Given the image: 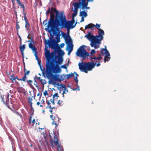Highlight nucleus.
Listing matches in <instances>:
<instances>
[{"mask_svg":"<svg viewBox=\"0 0 151 151\" xmlns=\"http://www.w3.org/2000/svg\"><path fill=\"white\" fill-rule=\"evenodd\" d=\"M93 28L96 27V28L98 29V30L99 29H100V24H98L97 23H96V25H94L93 24Z\"/></svg>","mask_w":151,"mask_h":151,"instance_id":"nucleus-30","label":"nucleus"},{"mask_svg":"<svg viewBox=\"0 0 151 151\" xmlns=\"http://www.w3.org/2000/svg\"><path fill=\"white\" fill-rule=\"evenodd\" d=\"M49 39L47 42L46 40L45 41V56L47 61V63L52 62L58 58V63H61L62 58L60 57L64 54L63 50L60 48L59 45L57 44L56 40L53 38Z\"/></svg>","mask_w":151,"mask_h":151,"instance_id":"nucleus-1","label":"nucleus"},{"mask_svg":"<svg viewBox=\"0 0 151 151\" xmlns=\"http://www.w3.org/2000/svg\"><path fill=\"white\" fill-rule=\"evenodd\" d=\"M77 22H76L75 23V24L73 25V24L70 27H67V28L68 29V30L69 31L70 29H72L74 28V27L76 25V24L77 23Z\"/></svg>","mask_w":151,"mask_h":151,"instance_id":"nucleus-32","label":"nucleus"},{"mask_svg":"<svg viewBox=\"0 0 151 151\" xmlns=\"http://www.w3.org/2000/svg\"><path fill=\"white\" fill-rule=\"evenodd\" d=\"M77 14V13L76 12H75L73 13L72 14V17H74Z\"/></svg>","mask_w":151,"mask_h":151,"instance_id":"nucleus-49","label":"nucleus"},{"mask_svg":"<svg viewBox=\"0 0 151 151\" xmlns=\"http://www.w3.org/2000/svg\"><path fill=\"white\" fill-rule=\"evenodd\" d=\"M66 79H68L70 78V77H72L73 76L74 77V74L72 73H70L67 74L66 75Z\"/></svg>","mask_w":151,"mask_h":151,"instance_id":"nucleus-29","label":"nucleus"},{"mask_svg":"<svg viewBox=\"0 0 151 151\" xmlns=\"http://www.w3.org/2000/svg\"><path fill=\"white\" fill-rule=\"evenodd\" d=\"M55 136H54V138L55 139H56L55 141H54V144L55 145H56L58 147H60V145L59 144L58 140L57 137H56L55 135L54 134Z\"/></svg>","mask_w":151,"mask_h":151,"instance_id":"nucleus-22","label":"nucleus"},{"mask_svg":"<svg viewBox=\"0 0 151 151\" xmlns=\"http://www.w3.org/2000/svg\"><path fill=\"white\" fill-rule=\"evenodd\" d=\"M58 151H64L62 145H60L59 147H58Z\"/></svg>","mask_w":151,"mask_h":151,"instance_id":"nucleus-34","label":"nucleus"},{"mask_svg":"<svg viewBox=\"0 0 151 151\" xmlns=\"http://www.w3.org/2000/svg\"><path fill=\"white\" fill-rule=\"evenodd\" d=\"M78 9H76V8H74V9L73 10V11L74 12H76V13H77V12H78Z\"/></svg>","mask_w":151,"mask_h":151,"instance_id":"nucleus-64","label":"nucleus"},{"mask_svg":"<svg viewBox=\"0 0 151 151\" xmlns=\"http://www.w3.org/2000/svg\"><path fill=\"white\" fill-rule=\"evenodd\" d=\"M84 17H81V19L80 21L81 22H83L84 21Z\"/></svg>","mask_w":151,"mask_h":151,"instance_id":"nucleus-60","label":"nucleus"},{"mask_svg":"<svg viewBox=\"0 0 151 151\" xmlns=\"http://www.w3.org/2000/svg\"><path fill=\"white\" fill-rule=\"evenodd\" d=\"M47 28H46L45 29L47 30L49 33L51 32H53L54 34H56L57 36H58L61 32L60 29L63 28H65L67 29L68 32H69V30L67 27L63 22L61 21L57 23H55L47 27Z\"/></svg>","mask_w":151,"mask_h":151,"instance_id":"nucleus-3","label":"nucleus"},{"mask_svg":"<svg viewBox=\"0 0 151 151\" xmlns=\"http://www.w3.org/2000/svg\"><path fill=\"white\" fill-rule=\"evenodd\" d=\"M111 59V55L109 51L106 48V46H104V63L108 62Z\"/></svg>","mask_w":151,"mask_h":151,"instance_id":"nucleus-8","label":"nucleus"},{"mask_svg":"<svg viewBox=\"0 0 151 151\" xmlns=\"http://www.w3.org/2000/svg\"><path fill=\"white\" fill-rule=\"evenodd\" d=\"M61 34L62 35V36L63 37V38L65 39L66 38V37H68L70 39V40L69 41L71 40L70 39V37L69 36V34L67 35V34L66 33H64L63 32H62V31H61Z\"/></svg>","mask_w":151,"mask_h":151,"instance_id":"nucleus-20","label":"nucleus"},{"mask_svg":"<svg viewBox=\"0 0 151 151\" xmlns=\"http://www.w3.org/2000/svg\"><path fill=\"white\" fill-rule=\"evenodd\" d=\"M46 102L48 104V106L46 108H51V106L50 105V101H47Z\"/></svg>","mask_w":151,"mask_h":151,"instance_id":"nucleus-42","label":"nucleus"},{"mask_svg":"<svg viewBox=\"0 0 151 151\" xmlns=\"http://www.w3.org/2000/svg\"><path fill=\"white\" fill-rule=\"evenodd\" d=\"M50 101L53 105H54L55 104L54 99L53 100H52V99H50Z\"/></svg>","mask_w":151,"mask_h":151,"instance_id":"nucleus-53","label":"nucleus"},{"mask_svg":"<svg viewBox=\"0 0 151 151\" xmlns=\"http://www.w3.org/2000/svg\"><path fill=\"white\" fill-rule=\"evenodd\" d=\"M97 41L98 40H92L90 41L91 43L90 45L92 47H94L95 49H96L99 47V46H97Z\"/></svg>","mask_w":151,"mask_h":151,"instance_id":"nucleus-15","label":"nucleus"},{"mask_svg":"<svg viewBox=\"0 0 151 151\" xmlns=\"http://www.w3.org/2000/svg\"><path fill=\"white\" fill-rule=\"evenodd\" d=\"M60 34H59L58 36H56V40L57 42L56 41V43H57L58 42H59L60 41Z\"/></svg>","mask_w":151,"mask_h":151,"instance_id":"nucleus-36","label":"nucleus"},{"mask_svg":"<svg viewBox=\"0 0 151 151\" xmlns=\"http://www.w3.org/2000/svg\"><path fill=\"white\" fill-rule=\"evenodd\" d=\"M59 97L58 93H55L54 95L53 96V98L54 99V98L55 97Z\"/></svg>","mask_w":151,"mask_h":151,"instance_id":"nucleus-47","label":"nucleus"},{"mask_svg":"<svg viewBox=\"0 0 151 151\" xmlns=\"http://www.w3.org/2000/svg\"><path fill=\"white\" fill-rule=\"evenodd\" d=\"M34 82H35V83H34V85H35L36 87H38V86L37 85V82L36 80H34Z\"/></svg>","mask_w":151,"mask_h":151,"instance_id":"nucleus-55","label":"nucleus"},{"mask_svg":"<svg viewBox=\"0 0 151 151\" xmlns=\"http://www.w3.org/2000/svg\"><path fill=\"white\" fill-rule=\"evenodd\" d=\"M100 61H98V63L96 64V63H94L93 61L91 62H83L82 60L81 63L78 64L79 67V69L81 72H83L87 73L88 71H91L96 65L97 67L100 66Z\"/></svg>","mask_w":151,"mask_h":151,"instance_id":"nucleus-4","label":"nucleus"},{"mask_svg":"<svg viewBox=\"0 0 151 151\" xmlns=\"http://www.w3.org/2000/svg\"><path fill=\"white\" fill-rule=\"evenodd\" d=\"M73 44L72 40H70L69 41V43L68 44V45L67 46V49L68 51V55H70V52L73 50Z\"/></svg>","mask_w":151,"mask_h":151,"instance_id":"nucleus-11","label":"nucleus"},{"mask_svg":"<svg viewBox=\"0 0 151 151\" xmlns=\"http://www.w3.org/2000/svg\"><path fill=\"white\" fill-rule=\"evenodd\" d=\"M27 78V77L26 75H25L24 74V76L22 78H20L19 79V81H23L25 82L26 81V79Z\"/></svg>","mask_w":151,"mask_h":151,"instance_id":"nucleus-33","label":"nucleus"},{"mask_svg":"<svg viewBox=\"0 0 151 151\" xmlns=\"http://www.w3.org/2000/svg\"><path fill=\"white\" fill-rule=\"evenodd\" d=\"M60 68H64L65 69L67 68L66 66V65H62L61 66Z\"/></svg>","mask_w":151,"mask_h":151,"instance_id":"nucleus-52","label":"nucleus"},{"mask_svg":"<svg viewBox=\"0 0 151 151\" xmlns=\"http://www.w3.org/2000/svg\"><path fill=\"white\" fill-rule=\"evenodd\" d=\"M58 89L59 90L60 92L59 93H60L61 91V90L62 89V88H60V87H58Z\"/></svg>","mask_w":151,"mask_h":151,"instance_id":"nucleus-63","label":"nucleus"},{"mask_svg":"<svg viewBox=\"0 0 151 151\" xmlns=\"http://www.w3.org/2000/svg\"><path fill=\"white\" fill-rule=\"evenodd\" d=\"M88 34L85 35V37H86L89 41L92 40H97L96 36H95L92 35L91 32L89 30H88Z\"/></svg>","mask_w":151,"mask_h":151,"instance_id":"nucleus-10","label":"nucleus"},{"mask_svg":"<svg viewBox=\"0 0 151 151\" xmlns=\"http://www.w3.org/2000/svg\"><path fill=\"white\" fill-rule=\"evenodd\" d=\"M24 72L25 73L24 74L26 75H28L30 73L29 71H27V70L26 69L25 67L24 68Z\"/></svg>","mask_w":151,"mask_h":151,"instance_id":"nucleus-37","label":"nucleus"},{"mask_svg":"<svg viewBox=\"0 0 151 151\" xmlns=\"http://www.w3.org/2000/svg\"><path fill=\"white\" fill-rule=\"evenodd\" d=\"M18 22H17L16 29H19L20 28L19 25L18 24Z\"/></svg>","mask_w":151,"mask_h":151,"instance_id":"nucleus-50","label":"nucleus"},{"mask_svg":"<svg viewBox=\"0 0 151 151\" xmlns=\"http://www.w3.org/2000/svg\"><path fill=\"white\" fill-rule=\"evenodd\" d=\"M52 78V80L51 81H50V83H52L53 85H54L55 84H56L57 86H60V84L59 83H56V80L54 79V77H51Z\"/></svg>","mask_w":151,"mask_h":151,"instance_id":"nucleus-23","label":"nucleus"},{"mask_svg":"<svg viewBox=\"0 0 151 151\" xmlns=\"http://www.w3.org/2000/svg\"><path fill=\"white\" fill-rule=\"evenodd\" d=\"M62 21L67 27H70L75 23L74 17H72L71 20H67L65 17V15L64 14Z\"/></svg>","mask_w":151,"mask_h":151,"instance_id":"nucleus-7","label":"nucleus"},{"mask_svg":"<svg viewBox=\"0 0 151 151\" xmlns=\"http://www.w3.org/2000/svg\"><path fill=\"white\" fill-rule=\"evenodd\" d=\"M43 94H44V96H47L48 95L47 91L46 90H45L44 91V92L43 93Z\"/></svg>","mask_w":151,"mask_h":151,"instance_id":"nucleus-51","label":"nucleus"},{"mask_svg":"<svg viewBox=\"0 0 151 151\" xmlns=\"http://www.w3.org/2000/svg\"><path fill=\"white\" fill-rule=\"evenodd\" d=\"M95 51L94 50H92L90 52L91 55H93L95 53Z\"/></svg>","mask_w":151,"mask_h":151,"instance_id":"nucleus-45","label":"nucleus"},{"mask_svg":"<svg viewBox=\"0 0 151 151\" xmlns=\"http://www.w3.org/2000/svg\"><path fill=\"white\" fill-rule=\"evenodd\" d=\"M32 44L31 43V42L29 44V47L30 48H31L33 52H37V48H36L33 45L35 43L34 41H32Z\"/></svg>","mask_w":151,"mask_h":151,"instance_id":"nucleus-17","label":"nucleus"},{"mask_svg":"<svg viewBox=\"0 0 151 151\" xmlns=\"http://www.w3.org/2000/svg\"><path fill=\"white\" fill-rule=\"evenodd\" d=\"M23 14L24 15V20L25 21V22H27V17H26V14L24 12H23Z\"/></svg>","mask_w":151,"mask_h":151,"instance_id":"nucleus-40","label":"nucleus"},{"mask_svg":"<svg viewBox=\"0 0 151 151\" xmlns=\"http://www.w3.org/2000/svg\"><path fill=\"white\" fill-rule=\"evenodd\" d=\"M63 56L60 57L62 58L61 63L58 62V58L52 62L49 61V62L47 63L46 65V69L47 71L49 72V78H50L51 77H55V75H53V73H60L61 71L60 67L59 66L61 65L63 61Z\"/></svg>","mask_w":151,"mask_h":151,"instance_id":"nucleus-2","label":"nucleus"},{"mask_svg":"<svg viewBox=\"0 0 151 151\" xmlns=\"http://www.w3.org/2000/svg\"><path fill=\"white\" fill-rule=\"evenodd\" d=\"M40 81L43 85H44L46 83V80L45 79L42 80L41 79Z\"/></svg>","mask_w":151,"mask_h":151,"instance_id":"nucleus-35","label":"nucleus"},{"mask_svg":"<svg viewBox=\"0 0 151 151\" xmlns=\"http://www.w3.org/2000/svg\"><path fill=\"white\" fill-rule=\"evenodd\" d=\"M50 9H51V12H52V11H53L54 12H55V11H58V10H56V9H55V8L52 7H51V8H50Z\"/></svg>","mask_w":151,"mask_h":151,"instance_id":"nucleus-48","label":"nucleus"},{"mask_svg":"<svg viewBox=\"0 0 151 151\" xmlns=\"http://www.w3.org/2000/svg\"><path fill=\"white\" fill-rule=\"evenodd\" d=\"M50 116L52 120L53 121H54L55 120V117H53V116L52 115H50Z\"/></svg>","mask_w":151,"mask_h":151,"instance_id":"nucleus-54","label":"nucleus"},{"mask_svg":"<svg viewBox=\"0 0 151 151\" xmlns=\"http://www.w3.org/2000/svg\"><path fill=\"white\" fill-rule=\"evenodd\" d=\"M47 134H45L44 136V141H45L47 145L48 144V139L47 138Z\"/></svg>","mask_w":151,"mask_h":151,"instance_id":"nucleus-27","label":"nucleus"},{"mask_svg":"<svg viewBox=\"0 0 151 151\" xmlns=\"http://www.w3.org/2000/svg\"><path fill=\"white\" fill-rule=\"evenodd\" d=\"M16 1L17 2L19 5L22 4L21 2L19 0H16Z\"/></svg>","mask_w":151,"mask_h":151,"instance_id":"nucleus-61","label":"nucleus"},{"mask_svg":"<svg viewBox=\"0 0 151 151\" xmlns=\"http://www.w3.org/2000/svg\"><path fill=\"white\" fill-rule=\"evenodd\" d=\"M64 45H65V44L64 43H61L60 45V47L61 48H63V47Z\"/></svg>","mask_w":151,"mask_h":151,"instance_id":"nucleus-59","label":"nucleus"},{"mask_svg":"<svg viewBox=\"0 0 151 151\" xmlns=\"http://www.w3.org/2000/svg\"><path fill=\"white\" fill-rule=\"evenodd\" d=\"M36 78L39 80V81H40V80L41 79V78L40 77H37L36 76L34 77V80H35Z\"/></svg>","mask_w":151,"mask_h":151,"instance_id":"nucleus-56","label":"nucleus"},{"mask_svg":"<svg viewBox=\"0 0 151 151\" xmlns=\"http://www.w3.org/2000/svg\"><path fill=\"white\" fill-rule=\"evenodd\" d=\"M9 93H8L7 96L6 97V101H5L4 100V96H1L0 97L1 98V102H3L4 104L8 108L11 109V108H10L9 106V105H8V103L9 102Z\"/></svg>","mask_w":151,"mask_h":151,"instance_id":"nucleus-9","label":"nucleus"},{"mask_svg":"<svg viewBox=\"0 0 151 151\" xmlns=\"http://www.w3.org/2000/svg\"><path fill=\"white\" fill-rule=\"evenodd\" d=\"M52 12L51 11V9H50V7H48V8L46 12V14H49L50 13H50Z\"/></svg>","mask_w":151,"mask_h":151,"instance_id":"nucleus-39","label":"nucleus"},{"mask_svg":"<svg viewBox=\"0 0 151 151\" xmlns=\"http://www.w3.org/2000/svg\"><path fill=\"white\" fill-rule=\"evenodd\" d=\"M98 35H96V37L98 41H100L103 39V35H104V31L101 29L98 30Z\"/></svg>","mask_w":151,"mask_h":151,"instance_id":"nucleus-12","label":"nucleus"},{"mask_svg":"<svg viewBox=\"0 0 151 151\" xmlns=\"http://www.w3.org/2000/svg\"><path fill=\"white\" fill-rule=\"evenodd\" d=\"M60 86H61L60 87V88H62V89H63V88L64 89L63 91L62 94H64L66 93L65 91L66 89V88L65 86L63 84H60Z\"/></svg>","mask_w":151,"mask_h":151,"instance_id":"nucleus-25","label":"nucleus"},{"mask_svg":"<svg viewBox=\"0 0 151 151\" xmlns=\"http://www.w3.org/2000/svg\"><path fill=\"white\" fill-rule=\"evenodd\" d=\"M93 24L92 23H90L86 25L85 27V29L86 30V29H91L93 28Z\"/></svg>","mask_w":151,"mask_h":151,"instance_id":"nucleus-24","label":"nucleus"},{"mask_svg":"<svg viewBox=\"0 0 151 151\" xmlns=\"http://www.w3.org/2000/svg\"><path fill=\"white\" fill-rule=\"evenodd\" d=\"M63 102V101H60V100H59L58 101V104L60 105V104Z\"/></svg>","mask_w":151,"mask_h":151,"instance_id":"nucleus-58","label":"nucleus"},{"mask_svg":"<svg viewBox=\"0 0 151 151\" xmlns=\"http://www.w3.org/2000/svg\"><path fill=\"white\" fill-rule=\"evenodd\" d=\"M33 96H32L31 98L30 97L29 98V103L30 104H32V98Z\"/></svg>","mask_w":151,"mask_h":151,"instance_id":"nucleus-43","label":"nucleus"},{"mask_svg":"<svg viewBox=\"0 0 151 151\" xmlns=\"http://www.w3.org/2000/svg\"><path fill=\"white\" fill-rule=\"evenodd\" d=\"M11 109V110L12 111H13V112L14 113L16 114L19 116L21 118H22V115H21L20 113L19 112L17 111H16L14 110H13L12 109Z\"/></svg>","mask_w":151,"mask_h":151,"instance_id":"nucleus-31","label":"nucleus"},{"mask_svg":"<svg viewBox=\"0 0 151 151\" xmlns=\"http://www.w3.org/2000/svg\"><path fill=\"white\" fill-rule=\"evenodd\" d=\"M25 48V45L23 44L22 45H21L19 46V49L20 51H24Z\"/></svg>","mask_w":151,"mask_h":151,"instance_id":"nucleus-28","label":"nucleus"},{"mask_svg":"<svg viewBox=\"0 0 151 151\" xmlns=\"http://www.w3.org/2000/svg\"><path fill=\"white\" fill-rule=\"evenodd\" d=\"M54 14L52 12L50 13V17L48 22L47 27L62 21L64 12L62 11L60 12L59 11L55 12Z\"/></svg>","mask_w":151,"mask_h":151,"instance_id":"nucleus-5","label":"nucleus"},{"mask_svg":"<svg viewBox=\"0 0 151 151\" xmlns=\"http://www.w3.org/2000/svg\"><path fill=\"white\" fill-rule=\"evenodd\" d=\"M87 12V11H86L85 10L81 11L79 13L80 16L84 17H86L88 16Z\"/></svg>","mask_w":151,"mask_h":151,"instance_id":"nucleus-18","label":"nucleus"},{"mask_svg":"<svg viewBox=\"0 0 151 151\" xmlns=\"http://www.w3.org/2000/svg\"><path fill=\"white\" fill-rule=\"evenodd\" d=\"M85 45H83L78 49L76 53V55L78 56L81 57L83 60L85 59L86 58L89 56V53L84 49Z\"/></svg>","mask_w":151,"mask_h":151,"instance_id":"nucleus-6","label":"nucleus"},{"mask_svg":"<svg viewBox=\"0 0 151 151\" xmlns=\"http://www.w3.org/2000/svg\"><path fill=\"white\" fill-rule=\"evenodd\" d=\"M25 24V27L26 30L28 31H30L31 29V27L29 24L28 22H26Z\"/></svg>","mask_w":151,"mask_h":151,"instance_id":"nucleus-21","label":"nucleus"},{"mask_svg":"<svg viewBox=\"0 0 151 151\" xmlns=\"http://www.w3.org/2000/svg\"><path fill=\"white\" fill-rule=\"evenodd\" d=\"M40 66V68L42 72V76L46 78V77H47V78H49V72L48 71H47L46 70V72H45L44 71V69H45L44 68H42V65H39Z\"/></svg>","mask_w":151,"mask_h":151,"instance_id":"nucleus-13","label":"nucleus"},{"mask_svg":"<svg viewBox=\"0 0 151 151\" xmlns=\"http://www.w3.org/2000/svg\"><path fill=\"white\" fill-rule=\"evenodd\" d=\"M16 79H17L19 81V79H19L18 77H17V76H14V77L13 78H10V79L11 81H14V80H16Z\"/></svg>","mask_w":151,"mask_h":151,"instance_id":"nucleus-44","label":"nucleus"},{"mask_svg":"<svg viewBox=\"0 0 151 151\" xmlns=\"http://www.w3.org/2000/svg\"><path fill=\"white\" fill-rule=\"evenodd\" d=\"M19 6H20V8H22L23 9V12H24V10H25V7L24 6L23 4H21L19 5Z\"/></svg>","mask_w":151,"mask_h":151,"instance_id":"nucleus-41","label":"nucleus"},{"mask_svg":"<svg viewBox=\"0 0 151 151\" xmlns=\"http://www.w3.org/2000/svg\"><path fill=\"white\" fill-rule=\"evenodd\" d=\"M79 1H81V9H84L88 5V2H86V1L85 0L84 1V0H78Z\"/></svg>","mask_w":151,"mask_h":151,"instance_id":"nucleus-14","label":"nucleus"},{"mask_svg":"<svg viewBox=\"0 0 151 151\" xmlns=\"http://www.w3.org/2000/svg\"><path fill=\"white\" fill-rule=\"evenodd\" d=\"M101 53L103 55H104V48L101 49Z\"/></svg>","mask_w":151,"mask_h":151,"instance_id":"nucleus-62","label":"nucleus"},{"mask_svg":"<svg viewBox=\"0 0 151 151\" xmlns=\"http://www.w3.org/2000/svg\"><path fill=\"white\" fill-rule=\"evenodd\" d=\"M42 95V93L41 92H39L37 94V96H40L39 99H40L41 98V96Z\"/></svg>","mask_w":151,"mask_h":151,"instance_id":"nucleus-57","label":"nucleus"},{"mask_svg":"<svg viewBox=\"0 0 151 151\" xmlns=\"http://www.w3.org/2000/svg\"><path fill=\"white\" fill-rule=\"evenodd\" d=\"M102 59V57L101 55L100 54L99 55V56L97 57H91L90 59L92 60L93 59L94 60H96V62H97L96 60H98V61H101V59Z\"/></svg>","mask_w":151,"mask_h":151,"instance_id":"nucleus-19","label":"nucleus"},{"mask_svg":"<svg viewBox=\"0 0 151 151\" xmlns=\"http://www.w3.org/2000/svg\"><path fill=\"white\" fill-rule=\"evenodd\" d=\"M47 19H45L43 22V24H44V25H45L47 23Z\"/></svg>","mask_w":151,"mask_h":151,"instance_id":"nucleus-46","label":"nucleus"},{"mask_svg":"<svg viewBox=\"0 0 151 151\" xmlns=\"http://www.w3.org/2000/svg\"><path fill=\"white\" fill-rule=\"evenodd\" d=\"M56 76L57 77V80L59 82H60L62 81H63L64 79V78L61 75L60 76L61 78L59 77V74L56 75Z\"/></svg>","mask_w":151,"mask_h":151,"instance_id":"nucleus-26","label":"nucleus"},{"mask_svg":"<svg viewBox=\"0 0 151 151\" xmlns=\"http://www.w3.org/2000/svg\"><path fill=\"white\" fill-rule=\"evenodd\" d=\"M79 2H75L72 5L76 9H78V8L81 9V1H79Z\"/></svg>","mask_w":151,"mask_h":151,"instance_id":"nucleus-16","label":"nucleus"},{"mask_svg":"<svg viewBox=\"0 0 151 151\" xmlns=\"http://www.w3.org/2000/svg\"><path fill=\"white\" fill-rule=\"evenodd\" d=\"M26 81L28 83V84L30 86H32V87H33V86L32 85V81L31 80H27Z\"/></svg>","mask_w":151,"mask_h":151,"instance_id":"nucleus-38","label":"nucleus"}]
</instances>
